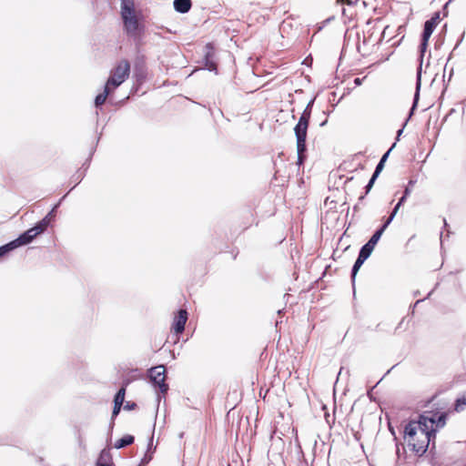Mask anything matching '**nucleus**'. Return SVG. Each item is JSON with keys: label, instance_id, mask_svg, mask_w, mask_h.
<instances>
[{"label": "nucleus", "instance_id": "nucleus-1", "mask_svg": "<svg viewBox=\"0 0 466 466\" xmlns=\"http://www.w3.org/2000/svg\"><path fill=\"white\" fill-rule=\"evenodd\" d=\"M446 423V414L441 413L438 417L431 412L420 415L418 421L410 420V446L418 454H423L430 444L431 437H435L438 428H442Z\"/></svg>", "mask_w": 466, "mask_h": 466}, {"label": "nucleus", "instance_id": "nucleus-2", "mask_svg": "<svg viewBox=\"0 0 466 466\" xmlns=\"http://www.w3.org/2000/svg\"><path fill=\"white\" fill-rule=\"evenodd\" d=\"M310 118V111L304 110L296 125L294 131L297 137L298 164L301 165L304 160L306 150V138Z\"/></svg>", "mask_w": 466, "mask_h": 466}, {"label": "nucleus", "instance_id": "nucleus-3", "mask_svg": "<svg viewBox=\"0 0 466 466\" xmlns=\"http://www.w3.org/2000/svg\"><path fill=\"white\" fill-rule=\"evenodd\" d=\"M131 65L127 59L119 60L111 69L110 76L106 81L107 88L114 90L121 86L130 75Z\"/></svg>", "mask_w": 466, "mask_h": 466}, {"label": "nucleus", "instance_id": "nucleus-4", "mask_svg": "<svg viewBox=\"0 0 466 466\" xmlns=\"http://www.w3.org/2000/svg\"><path fill=\"white\" fill-rule=\"evenodd\" d=\"M48 225L49 219L46 217L41 221L36 223L35 227L29 228L21 234L16 239H15L17 247L24 246L32 242L34 238H35L47 228Z\"/></svg>", "mask_w": 466, "mask_h": 466}, {"label": "nucleus", "instance_id": "nucleus-5", "mask_svg": "<svg viewBox=\"0 0 466 466\" xmlns=\"http://www.w3.org/2000/svg\"><path fill=\"white\" fill-rule=\"evenodd\" d=\"M407 196H408V187L405 188L402 197L400 198L399 202L393 208L390 216L387 218V220L385 221L383 226L379 230H377L373 234V236L370 238V240L368 241L369 244H370L371 246H373L375 248V246L377 245L378 241L380 240V238L383 233V231L389 226V224L391 222L393 218L397 215L400 208L404 204Z\"/></svg>", "mask_w": 466, "mask_h": 466}, {"label": "nucleus", "instance_id": "nucleus-6", "mask_svg": "<svg viewBox=\"0 0 466 466\" xmlns=\"http://www.w3.org/2000/svg\"><path fill=\"white\" fill-rule=\"evenodd\" d=\"M149 377L155 386H157L162 393L168 390L166 380V369L163 365L153 367L149 370Z\"/></svg>", "mask_w": 466, "mask_h": 466}, {"label": "nucleus", "instance_id": "nucleus-7", "mask_svg": "<svg viewBox=\"0 0 466 466\" xmlns=\"http://www.w3.org/2000/svg\"><path fill=\"white\" fill-rule=\"evenodd\" d=\"M439 23V15L436 14L434 17L427 20L424 24V29H423V33H422V36H421V42H420V51L421 54H423L426 49H427V46H428V41L432 34V32L434 31L436 25H438Z\"/></svg>", "mask_w": 466, "mask_h": 466}, {"label": "nucleus", "instance_id": "nucleus-8", "mask_svg": "<svg viewBox=\"0 0 466 466\" xmlns=\"http://www.w3.org/2000/svg\"><path fill=\"white\" fill-rule=\"evenodd\" d=\"M374 247L369 244L368 242L361 248L359 257L357 260L355 261V264L352 268L351 278L352 279H355V276L361 267V265L364 263V261L370 256L371 252L373 251Z\"/></svg>", "mask_w": 466, "mask_h": 466}, {"label": "nucleus", "instance_id": "nucleus-9", "mask_svg": "<svg viewBox=\"0 0 466 466\" xmlns=\"http://www.w3.org/2000/svg\"><path fill=\"white\" fill-rule=\"evenodd\" d=\"M127 34L136 35L138 30V20L136 14L121 15Z\"/></svg>", "mask_w": 466, "mask_h": 466}, {"label": "nucleus", "instance_id": "nucleus-10", "mask_svg": "<svg viewBox=\"0 0 466 466\" xmlns=\"http://www.w3.org/2000/svg\"><path fill=\"white\" fill-rule=\"evenodd\" d=\"M187 320V311L186 309H179L174 318L172 330L178 335L185 329V325Z\"/></svg>", "mask_w": 466, "mask_h": 466}, {"label": "nucleus", "instance_id": "nucleus-11", "mask_svg": "<svg viewBox=\"0 0 466 466\" xmlns=\"http://www.w3.org/2000/svg\"><path fill=\"white\" fill-rule=\"evenodd\" d=\"M205 65L208 70H217V63L215 61V48L211 43H208L205 46Z\"/></svg>", "mask_w": 466, "mask_h": 466}, {"label": "nucleus", "instance_id": "nucleus-12", "mask_svg": "<svg viewBox=\"0 0 466 466\" xmlns=\"http://www.w3.org/2000/svg\"><path fill=\"white\" fill-rule=\"evenodd\" d=\"M394 147H395V144H393V146L381 157L380 161L379 162L378 166L376 167L375 172L373 173L371 178L370 179L368 185L366 186V193H368L370 190V188L372 187L376 178L378 177L379 174L381 172V170L384 167V162L386 161V158L388 157L390 150Z\"/></svg>", "mask_w": 466, "mask_h": 466}, {"label": "nucleus", "instance_id": "nucleus-13", "mask_svg": "<svg viewBox=\"0 0 466 466\" xmlns=\"http://www.w3.org/2000/svg\"><path fill=\"white\" fill-rule=\"evenodd\" d=\"M125 395H126V388L125 386L119 389V390L116 392L115 398H114V408L112 411V418H116L118 413L120 412L121 407L123 405V402L125 400Z\"/></svg>", "mask_w": 466, "mask_h": 466}, {"label": "nucleus", "instance_id": "nucleus-14", "mask_svg": "<svg viewBox=\"0 0 466 466\" xmlns=\"http://www.w3.org/2000/svg\"><path fill=\"white\" fill-rule=\"evenodd\" d=\"M192 5L191 0H175L174 8L179 13H187Z\"/></svg>", "mask_w": 466, "mask_h": 466}, {"label": "nucleus", "instance_id": "nucleus-15", "mask_svg": "<svg viewBox=\"0 0 466 466\" xmlns=\"http://www.w3.org/2000/svg\"><path fill=\"white\" fill-rule=\"evenodd\" d=\"M135 14L134 0H121V15Z\"/></svg>", "mask_w": 466, "mask_h": 466}, {"label": "nucleus", "instance_id": "nucleus-16", "mask_svg": "<svg viewBox=\"0 0 466 466\" xmlns=\"http://www.w3.org/2000/svg\"><path fill=\"white\" fill-rule=\"evenodd\" d=\"M114 91L113 88L111 87H108L107 88V85L106 84L105 85V88H104V92L97 95L96 96V99H95V104H96V106H100L102 105H104V103L106 102L107 96Z\"/></svg>", "mask_w": 466, "mask_h": 466}, {"label": "nucleus", "instance_id": "nucleus-17", "mask_svg": "<svg viewBox=\"0 0 466 466\" xmlns=\"http://www.w3.org/2000/svg\"><path fill=\"white\" fill-rule=\"evenodd\" d=\"M97 466H113L111 463V455L109 451L103 450L98 457Z\"/></svg>", "mask_w": 466, "mask_h": 466}, {"label": "nucleus", "instance_id": "nucleus-18", "mask_svg": "<svg viewBox=\"0 0 466 466\" xmlns=\"http://www.w3.org/2000/svg\"><path fill=\"white\" fill-rule=\"evenodd\" d=\"M134 441L135 439L132 435H125L115 442V448L121 449L126 446L131 445L134 442Z\"/></svg>", "mask_w": 466, "mask_h": 466}, {"label": "nucleus", "instance_id": "nucleus-19", "mask_svg": "<svg viewBox=\"0 0 466 466\" xmlns=\"http://www.w3.org/2000/svg\"><path fill=\"white\" fill-rule=\"evenodd\" d=\"M244 217L247 219V221L243 223V228L247 229L252 226V224L255 222L256 218L254 212L251 210L246 212V214H244Z\"/></svg>", "mask_w": 466, "mask_h": 466}, {"label": "nucleus", "instance_id": "nucleus-20", "mask_svg": "<svg viewBox=\"0 0 466 466\" xmlns=\"http://www.w3.org/2000/svg\"><path fill=\"white\" fill-rule=\"evenodd\" d=\"M18 248L15 240L0 247V257H3L6 255L8 252L14 250L15 248Z\"/></svg>", "mask_w": 466, "mask_h": 466}, {"label": "nucleus", "instance_id": "nucleus-21", "mask_svg": "<svg viewBox=\"0 0 466 466\" xmlns=\"http://www.w3.org/2000/svg\"><path fill=\"white\" fill-rule=\"evenodd\" d=\"M466 405V397H462L461 399H458L456 400V404H455V410L457 411H461L463 410L464 406Z\"/></svg>", "mask_w": 466, "mask_h": 466}, {"label": "nucleus", "instance_id": "nucleus-22", "mask_svg": "<svg viewBox=\"0 0 466 466\" xmlns=\"http://www.w3.org/2000/svg\"><path fill=\"white\" fill-rule=\"evenodd\" d=\"M406 451H405V446L403 444H401V450L400 448V446H397V455H398V460H401L403 459V461H405L406 460Z\"/></svg>", "mask_w": 466, "mask_h": 466}, {"label": "nucleus", "instance_id": "nucleus-23", "mask_svg": "<svg viewBox=\"0 0 466 466\" xmlns=\"http://www.w3.org/2000/svg\"><path fill=\"white\" fill-rule=\"evenodd\" d=\"M342 4H346L348 5H356L360 0H338Z\"/></svg>", "mask_w": 466, "mask_h": 466}, {"label": "nucleus", "instance_id": "nucleus-24", "mask_svg": "<svg viewBox=\"0 0 466 466\" xmlns=\"http://www.w3.org/2000/svg\"><path fill=\"white\" fill-rule=\"evenodd\" d=\"M136 408H137V404L135 402H129V401H127L124 406V409L128 410H135Z\"/></svg>", "mask_w": 466, "mask_h": 466}, {"label": "nucleus", "instance_id": "nucleus-25", "mask_svg": "<svg viewBox=\"0 0 466 466\" xmlns=\"http://www.w3.org/2000/svg\"><path fill=\"white\" fill-rule=\"evenodd\" d=\"M407 124H408V118L405 120L403 127H405ZM403 128H404V127L400 128V129L398 131V134H397V139H399V138H400V137L401 136V134L403 133Z\"/></svg>", "mask_w": 466, "mask_h": 466}, {"label": "nucleus", "instance_id": "nucleus-26", "mask_svg": "<svg viewBox=\"0 0 466 466\" xmlns=\"http://www.w3.org/2000/svg\"><path fill=\"white\" fill-rule=\"evenodd\" d=\"M401 427H402L403 434L405 436L406 434H408V424H402Z\"/></svg>", "mask_w": 466, "mask_h": 466}, {"label": "nucleus", "instance_id": "nucleus-27", "mask_svg": "<svg viewBox=\"0 0 466 466\" xmlns=\"http://www.w3.org/2000/svg\"><path fill=\"white\" fill-rule=\"evenodd\" d=\"M418 96H419V93L418 91L415 93L414 95V102H413V106H416V103H417V100H418Z\"/></svg>", "mask_w": 466, "mask_h": 466}, {"label": "nucleus", "instance_id": "nucleus-28", "mask_svg": "<svg viewBox=\"0 0 466 466\" xmlns=\"http://www.w3.org/2000/svg\"><path fill=\"white\" fill-rule=\"evenodd\" d=\"M383 34H384V32H383V31H382L381 33H380L379 37L375 40L377 43H379V42H380V41H381V38H382V36H383Z\"/></svg>", "mask_w": 466, "mask_h": 466}, {"label": "nucleus", "instance_id": "nucleus-29", "mask_svg": "<svg viewBox=\"0 0 466 466\" xmlns=\"http://www.w3.org/2000/svg\"><path fill=\"white\" fill-rule=\"evenodd\" d=\"M371 37H372V35H369L368 40L370 41L371 39Z\"/></svg>", "mask_w": 466, "mask_h": 466}, {"label": "nucleus", "instance_id": "nucleus-30", "mask_svg": "<svg viewBox=\"0 0 466 466\" xmlns=\"http://www.w3.org/2000/svg\"><path fill=\"white\" fill-rule=\"evenodd\" d=\"M409 184H410V186L412 184V180L411 179H410Z\"/></svg>", "mask_w": 466, "mask_h": 466}]
</instances>
